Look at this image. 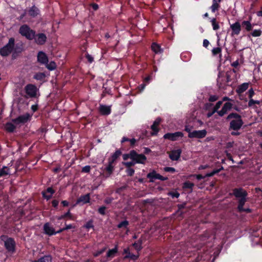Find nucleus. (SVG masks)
<instances>
[{
	"instance_id": "1",
	"label": "nucleus",
	"mask_w": 262,
	"mask_h": 262,
	"mask_svg": "<svg viewBox=\"0 0 262 262\" xmlns=\"http://www.w3.org/2000/svg\"><path fill=\"white\" fill-rule=\"evenodd\" d=\"M23 51V44L21 42L15 43L13 37L9 38L8 42L2 48H0V55L2 57H7L13 53V56L18 54Z\"/></svg>"
},
{
	"instance_id": "2",
	"label": "nucleus",
	"mask_w": 262,
	"mask_h": 262,
	"mask_svg": "<svg viewBox=\"0 0 262 262\" xmlns=\"http://www.w3.org/2000/svg\"><path fill=\"white\" fill-rule=\"evenodd\" d=\"M227 121H230L229 130L238 131L244 124L241 115L236 113H231L226 118Z\"/></svg>"
},
{
	"instance_id": "3",
	"label": "nucleus",
	"mask_w": 262,
	"mask_h": 262,
	"mask_svg": "<svg viewBox=\"0 0 262 262\" xmlns=\"http://www.w3.org/2000/svg\"><path fill=\"white\" fill-rule=\"evenodd\" d=\"M232 195L236 198H239L237 209L238 211L242 210L245 203L247 201L248 192L244 189L241 187L233 189Z\"/></svg>"
},
{
	"instance_id": "4",
	"label": "nucleus",
	"mask_w": 262,
	"mask_h": 262,
	"mask_svg": "<svg viewBox=\"0 0 262 262\" xmlns=\"http://www.w3.org/2000/svg\"><path fill=\"white\" fill-rule=\"evenodd\" d=\"M2 241L4 242V246L8 252L14 253L15 251L16 243L14 239L6 235H2L0 237Z\"/></svg>"
},
{
	"instance_id": "5",
	"label": "nucleus",
	"mask_w": 262,
	"mask_h": 262,
	"mask_svg": "<svg viewBox=\"0 0 262 262\" xmlns=\"http://www.w3.org/2000/svg\"><path fill=\"white\" fill-rule=\"evenodd\" d=\"M19 33L28 40H33L35 38V31L31 29L27 25L21 26L19 29Z\"/></svg>"
},
{
	"instance_id": "6",
	"label": "nucleus",
	"mask_w": 262,
	"mask_h": 262,
	"mask_svg": "<svg viewBox=\"0 0 262 262\" xmlns=\"http://www.w3.org/2000/svg\"><path fill=\"white\" fill-rule=\"evenodd\" d=\"M25 91L30 98H35L38 91L37 86L33 84H28L25 87Z\"/></svg>"
},
{
	"instance_id": "7",
	"label": "nucleus",
	"mask_w": 262,
	"mask_h": 262,
	"mask_svg": "<svg viewBox=\"0 0 262 262\" xmlns=\"http://www.w3.org/2000/svg\"><path fill=\"white\" fill-rule=\"evenodd\" d=\"M132 160L135 162V164H144L147 160L146 156L143 154H139L135 150H132Z\"/></svg>"
},
{
	"instance_id": "8",
	"label": "nucleus",
	"mask_w": 262,
	"mask_h": 262,
	"mask_svg": "<svg viewBox=\"0 0 262 262\" xmlns=\"http://www.w3.org/2000/svg\"><path fill=\"white\" fill-rule=\"evenodd\" d=\"M115 165L116 164L108 161L107 164L105 165V167L103 169V177L106 179L109 178L113 174L115 170Z\"/></svg>"
},
{
	"instance_id": "9",
	"label": "nucleus",
	"mask_w": 262,
	"mask_h": 262,
	"mask_svg": "<svg viewBox=\"0 0 262 262\" xmlns=\"http://www.w3.org/2000/svg\"><path fill=\"white\" fill-rule=\"evenodd\" d=\"M184 136L183 133L181 132H177L175 133H168L165 134L163 138L165 139H168L172 141H175L178 140L179 138H182Z\"/></svg>"
},
{
	"instance_id": "10",
	"label": "nucleus",
	"mask_w": 262,
	"mask_h": 262,
	"mask_svg": "<svg viewBox=\"0 0 262 262\" xmlns=\"http://www.w3.org/2000/svg\"><path fill=\"white\" fill-rule=\"evenodd\" d=\"M207 130L206 129L200 130H193L192 133H189L188 135V137L189 138H198L202 139L207 135Z\"/></svg>"
},
{
	"instance_id": "11",
	"label": "nucleus",
	"mask_w": 262,
	"mask_h": 262,
	"mask_svg": "<svg viewBox=\"0 0 262 262\" xmlns=\"http://www.w3.org/2000/svg\"><path fill=\"white\" fill-rule=\"evenodd\" d=\"M30 115L28 113L20 115L18 117L13 119L12 122L16 124H25L30 119Z\"/></svg>"
},
{
	"instance_id": "12",
	"label": "nucleus",
	"mask_w": 262,
	"mask_h": 262,
	"mask_svg": "<svg viewBox=\"0 0 262 262\" xmlns=\"http://www.w3.org/2000/svg\"><path fill=\"white\" fill-rule=\"evenodd\" d=\"M230 29H231V36H234L235 35H238L239 34L241 31L242 25L239 21H236L235 23L230 25Z\"/></svg>"
},
{
	"instance_id": "13",
	"label": "nucleus",
	"mask_w": 262,
	"mask_h": 262,
	"mask_svg": "<svg viewBox=\"0 0 262 262\" xmlns=\"http://www.w3.org/2000/svg\"><path fill=\"white\" fill-rule=\"evenodd\" d=\"M232 107V103L229 102H226L224 104L221 110L217 112V114L220 117H223L226 114L228 111H230Z\"/></svg>"
},
{
	"instance_id": "14",
	"label": "nucleus",
	"mask_w": 262,
	"mask_h": 262,
	"mask_svg": "<svg viewBox=\"0 0 262 262\" xmlns=\"http://www.w3.org/2000/svg\"><path fill=\"white\" fill-rule=\"evenodd\" d=\"M217 85L220 89L224 88V86L228 85V84H227L225 73L223 72L219 73L218 77L217 79Z\"/></svg>"
},
{
	"instance_id": "15",
	"label": "nucleus",
	"mask_w": 262,
	"mask_h": 262,
	"mask_svg": "<svg viewBox=\"0 0 262 262\" xmlns=\"http://www.w3.org/2000/svg\"><path fill=\"white\" fill-rule=\"evenodd\" d=\"M90 194L87 193L84 195H81L76 201L74 206L77 205H83L90 202Z\"/></svg>"
},
{
	"instance_id": "16",
	"label": "nucleus",
	"mask_w": 262,
	"mask_h": 262,
	"mask_svg": "<svg viewBox=\"0 0 262 262\" xmlns=\"http://www.w3.org/2000/svg\"><path fill=\"white\" fill-rule=\"evenodd\" d=\"M35 42L39 45H43L47 41V36L45 34L42 33L35 34V38H34Z\"/></svg>"
},
{
	"instance_id": "17",
	"label": "nucleus",
	"mask_w": 262,
	"mask_h": 262,
	"mask_svg": "<svg viewBox=\"0 0 262 262\" xmlns=\"http://www.w3.org/2000/svg\"><path fill=\"white\" fill-rule=\"evenodd\" d=\"M161 122V119L159 117L157 118L154 122L152 125L151 126V129L153 131V132L151 134L152 136H156L158 134V133L159 131L158 126Z\"/></svg>"
},
{
	"instance_id": "18",
	"label": "nucleus",
	"mask_w": 262,
	"mask_h": 262,
	"mask_svg": "<svg viewBox=\"0 0 262 262\" xmlns=\"http://www.w3.org/2000/svg\"><path fill=\"white\" fill-rule=\"evenodd\" d=\"M99 112L101 115L107 116L111 113V108L110 106L100 104L99 107Z\"/></svg>"
},
{
	"instance_id": "19",
	"label": "nucleus",
	"mask_w": 262,
	"mask_h": 262,
	"mask_svg": "<svg viewBox=\"0 0 262 262\" xmlns=\"http://www.w3.org/2000/svg\"><path fill=\"white\" fill-rule=\"evenodd\" d=\"M37 61L38 62L45 64L48 62V57L47 55L42 51H39L37 54Z\"/></svg>"
},
{
	"instance_id": "20",
	"label": "nucleus",
	"mask_w": 262,
	"mask_h": 262,
	"mask_svg": "<svg viewBox=\"0 0 262 262\" xmlns=\"http://www.w3.org/2000/svg\"><path fill=\"white\" fill-rule=\"evenodd\" d=\"M122 155V152L120 149H117L114 153L108 159V161L116 164L117 160L120 158Z\"/></svg>"
},
{
	"instance_id": "21",
	"label": "nucleus",
	"mask_w": 262,
	"mask_h": 262,
	"mask_svg": "<svg viewBox=\"0 0 262 262\" xmlns=\"http://www.w3.org/2000/svg\"><path fill=\"white\" fill-rule=\"evenodd\" d=\"M160 176L155 170H152V171L147 173L146 177L149 179V182H154L156 180H160Z\"/></svg>"
},
{
	"instance_id": "22",
	"label": "nucleus",
	"mask_w": 262,
	"mask_h": 262,
	"mask_svg": "<svg viewBox=\"0 0 262 262\" xmlns=\"http://www.w3.org/2000/svg\"><path fill=\"white\" fill-rule=\"evenodd\" d=\"M181 153L182 150L181 149L173 150L169 155V158L172 161H177L180 158Z\"/></svg>"
},
{
	"instance_id": "23",
	"label": "nucleus",
	"mask_w": 262,
	"mask_h": 262,
	"mask_svg": "<svg viewBox=\"0 0 262 262\" xmlns=\"http://www.w3.org/2000/svg\"><path fill=\"white\" fill-rule=\"evenodd\" d=\"M43 230L45 233L49 236L55 235V231L53 227H50L48 223H47L44 224Z\"/></svg>"
},
{
	"instance_id": "24",
	"label": "nucleus",
	"mask_w": 262,
	"mask_h": 262,
	"mask_svg": "<svg viewBox=\"0 0 262 262\" xmlns=\"http://www.w3.org/2000/svg\"><path fill=\"white\" fill-rule=\"evenodd\" d=\"M222 0H213L212 1V5L210 7L209 9L211 10L212 13L215 12L216 11H218L220 7V3L222 2Z\"/></svg>"
},
{
	"instance_id": "25",
	"label": "nucleus",
	"mask_w": 262,
	"mask_h": 262,
	"mask_svg": "<svg viewBox=\"0 0 262 262\" xmlns=\"http://www.w3.org/2000/svg\"><path fill=\"white\" fill-rule=\"evenodd\" d=\"M249 85V83L248 82L243 83V84L238 86L236 90V92L237 94H240L246 91Z\"/></svg>"
},
{
	"instance_id": "26",
	"label": "nucleus",
	"mask_w": 262,
	"mask_h": 262,
	"mask_svg": "<svg viewBox=\"0 0 262 262\" xmlns=\"http://www.w3.org/2000/svg\"><path fill=\"white\" fill-rule=\"evenodd\" d=\"M118 245H116L113 249H109L106 253V257L107 258H113L118 251Z\"/></svg>"
},
{
	"instance_id": "27",
	"label": "nucleus",
	"mask_w": 262,
	"mask_h": 262,
	"mask_svg": "<svg viewBox=\"0 0 262 262\" xmlns=\"http://www.w3.org/2000/svg\"><path fill=\"white\" fill-rule=\"evenodd\" d=\"M143 241L142 238H139L137 242H135L132 244V246L134 247L136 250L139 252L142 248V244Z\"/></svg>"
},
{
	"instance_id": "28",
	"label": "nucleus",
	"mask_w": 262,
	"mask_h": 262,
	"mask_svg": "<svg viewBox=\"0 0 262 262\" xmlns=\"http://www.w3.org/2000/svg\"><path fill=\"white\" fill-rule=\"evenodd\" d=\"M39 10L35 5L31 7L28 10L29 15L32 17H36L39 14Z\"/></svg>"
},
{
	"instance_id": "29",
	"label": "nucleus",
	"mask_w": 262,
	"mask_h": 262,
	"mask_svg": "<svg viewBox=\"0 0 262 262\" xmlns=\"http://www.w3.org/2000/svg\"><path fill=\"white\" fill-rule=\"evenodd\" d=\"M242 26L245 28V29L247 32L252 31L253 25L249 20H244L242 23Z\"/></svg>"
},
{
	"instance_id": "30",
	"label": "nucleus",
	"mask_w": 262,
	"mask_h": 262,
	"mask_svg": "<svg viewBox=\"0 0 262 262\" xmlns=\"http://www.w3.org/2000/svg\"><path fill=\"white\" fill-rule=\"evenodd\" d=\"M151 48L152 51L156 54L161 53L163 52L161 46L156 42H153L151 44Z\"/></svg>"
},
{
	"instance_id": "31",
	"label": "nucleus",
	"mask_w": 262,
	"mask_h": 262,
	"mask_svg": "<svg viewBox=\"0 0 262 262\" xmlns=\"http://www.w3.org/2000/svg\"><path fill=\"white\" fill-rule=\"evenodd\" d=\"M210 19V21L211 23L213 30L214 31H216L219 30L220 28L219 22L217 21V19L215 17H213L212 18H209Z\"/></svg>"
},
{
	"instance_id": "32",
	"label": "nucleus",
	"mask_w": 262,
	"mask_h": 262,
	"mask_svg": "<svg viewBox=\"0 0 262 262\" xmlns=\"http://www.w3.org/2000/svg\"><path fill=\"white\" fill-rule=\"evenodd\" d=\"M15 128L16 126L11 122L6 123L5 126V130L9 133H13Z\"/></svg>"
},
{
	"instance_id": "33",
	"label": "nucleus",
	"mask_w": 262,
	"mask_h": 262,
	"mask_svg": "<svg viewBox=\"0 0 262 262\" xmlns=\"http://www.w3.org/2000/svg\"><path fill=\"white\" fill-rule=\"evenodd\" d=\"M67 217H68L70 220H74L73 216L71 213V208L69 209L68 211L66 213L59 216L58 217V220H61Z\"/></svg>"
},
{
	"instance_id": "34",
	"label": "nucleus",
	"mask_w": 262,
	"mask_h": 262,
	"mask_svg": "<svg viewBox=\"0 0 262 262\" xmlns=\"http://www.w3.org/2000/svg\"><path fill=\"white\" fill-rule=\"evenodd\" d=\"M125 142H129L130 146L133 147L137 142V140L135 138L129 139L126 137H123L121 140V143H123Z\"/></svg>"
},
{
	"instance_id": "35",
	"label": "nucleus",
	"mask_w": 262,
	"mask_h": 262,
	"mask_svg": "<svg viewBox=\"0 0 262 262\" xmlns=\"http://www.w3.org/2000/svg\"><path fill=\"white\" fill-rule=\"evenodd\" d=\"M261 31L260 29L254 30L251 32L247 34V37L250 38L251 36L253 37H259L261 34Z\"/></svg>"
},
{
	"instance_id": "36",
	"label": "nucleus",
	"mask_w": 262,
	"mask_h": 262,
	"mask_svg": "<svg viewBox=\"0 0 262 262\" xmlns=\"http://www.w3.org/2000/svg\"><path fill=\"white\" fill-rule=\"evenodd\" d=\"M33 262H52V257L49 255H45L38 260H34Z\"/></svg>"
},
{
	"instance_id": "37",
	"label": "nucleus",
	"mask_w": 262,
	"mask_h": 262,
	"mask_svg": "<svg viewBox=\"0 0 262 262\" xmlns=\"http://www.w3.org/2000/svg\"><path fill=\"white\" fill-rule=\"evenodd\" d=\"M235 73L236 71L233 69L232 71L227 72L226 74H225L226 80L227 81V84H228L229 82L232 81L231 76Z\"/></svg>"
},
{
	"instance_id": "38",
	"label": "nucleus",
	"mask_w": 262,
	"mask_h": 262,
	"mask_svg": "<svg viewBox=\"0 0 262 262\" xmlns=\"http://www.w3.org/2000/svg\"><path fill=\"white\" fill-rule=\"evenodd\" d=\"M45 74L42 72L37 73L33 76V78L37 80H42L45 78Z\"/></svg>"
},
{
	"instance_id": "39",
	"label": "nucleus",
	"mask_w": 262,
	"mask_h": 262,
	"mask_svg": "<svg viewBox=\"0 0 262 262\" xmlns=\"http://www.w3.org/2000/svg\"><path fill=\"white\" fill-rule=\"evenodd\" d=\"M139 257V254L135 255L134 254L130 253L129 254V255H126L125 256H124L123 258H124V259H132L133 260H136L138 259Z\"/></svg>"
},
{
	"instance_id": "40",
	"label": "nucleus",
	"mask_w": 262,
	"mask_h": 262,
	"mask_svg": "<svg viewBox=\"0 0 262 262\" xmlns=\"http://www.w3.org/2000/svg\"><path fill=\"white\" fill-rule=\"evenodd\" d=\"M46 68L50 71H52L56 68V64L54 61H51L49 63H46Z\"/></svg>"
},
{
	"instance_id": "41",
	"label": "nucleus",
	"mask_w": 262,
	"mask_h": 262,
	"mask_svg": "<svg viewBox=\"0 0 262 262\" xmlns=\"http://www.w3.org/2000/svg\"><path fill=\"white\" fill-rule=\"evenodd\" d=\"M194 185L193 183L186 181L183 183V188L184 189H190L192 190Z\"/></svg>"
},
{
	"instance_id": "42",
	"label": "nucleus",
	"mask_w": 262,
	"mask_h": 262,
	"mask_svg": "<svg viewBox=\"0 0 262 262\" xmlns=\"http://www.w3.org/2000/svg\"><path fill=\"white\" fill-rule=\"evenodd\" d=\"M222 48L221 47L214 48L212 50V54L213 56H216L218 54L221 56Z\"/></svg>"
},
{
	"instance_id": "43",
	"label": "nucleus",
	"mask_w": 262,
	"mask_h": 262,
	"mask_svg": "<svg viewBox=\"0 0 262 262\" xmlns=\"http://www.w3.org/2000/svg\"><path fill=\"white\" fill-rule=\"evenodd\" d=\"M129 225V222L127 220H125L121 222L119 224H118L117 227L119 229L122 228H126Z\"/></svg>"
},
{
	"instance_id": "44",
	"label": "nucleus",
	"mask_w": 262,
	"mask_h": 262,
	"mask_svg": "<svg viewBox=\"0 0 262 262\" xmlns=\"http://www.w3.org/2000/svg\"><path fill=\"white\" fill-rule=\"evenodd\" d=\"M9 168L7 166H3L2 169H0V177L8 174L7 171Z\"/></svg>"
},
{
	"instance_id": "45",
	"label": "nucleus",
	"mask_w": 262,
	"mask_h": 262,
	"mask_svg": "<svg viewBox=\"0 0 262 262\" xmlns=\"http://www.w3.org/2000/svg\"><path fill=\"white\" fill-rule=\"evenodd\" d=\"M222 169H223V167H222L220 169H214L212 171L207 173L206 174V177H211L213 176L214 174L219 173Z\"/></svg>"
},
{
	"instance_id": "46",
	"label": "nucleus",
	"mask_w": 262,
	"mask_h": 262,
	"mask_svg": "<svg viewBox=\"0 0 262 262\" xmlns=\"http://www.w3.org/2000/svg\"><path fill=\"white\" fill-rule=\"evenodd\" d=\"M122 164L126 168H131V167L134 166L136 164L135 162L133 160L130 162H122Z\"/></svg>"
},
{
	"instance_id": "47",
	"label": "nucleus",
	"mask_w": 262,
	"mask_h": 262,
	"mask_svg": "<svg viewBox=\"0 0 262 262\" xmlns=\"http://www.w3.org/2000/svg\"><path fill=\"white\" fill-rule=\"evenodd\" d=\"M106 249H107V247H104L102 249L97 251L96 252H95L93 253L94 256L95 257H98V256H99L100 255L102 254L103 252H104L106 251Z\"/></svg>"
},
{
	"instance_id": "48",
	"label": "nucleus",
	"mask_w": 262,
	"mask_h": 262,
	"mask_svg": "<svg viewBox=\"0 0 262 262\" xmlns=\"http://www.w3.org/2000/svg\"><path fill=\"white\" fill-rule=\"evenodd\" d=\"M168 195L170 196L172 198H178L180 196V193L177 191H169L168 193Z\"/></svg>"
},
{
	"instance_id": "49",
	"label": "nucleus",
	"mask_w": 262,
	"mask_h": 262,
	"mask_svg": "<svg viewBox=\"0 0 262 262\" xmlns=\"http://www.w3.org/2000/svg\"><path fill=\"white\" fill-rule=\"evenodd\" d=\"M93 223V220H91L86 223V224L84 225V227L88 229H89L90 228H93L94 225Z\"/></svg>"
},
{
	"instance_id": "50",
	"label": "nucleus",
	"mask_w": 262,
	"mask_h": 262,
	"mask_svg": "<svg viewBox=\"0 0 262 262\" xmlns=\"http://www.w3.org/2000/svg\"><path fill=\"white\" fill-rule=\"evenodd\" d=\"M260 104V101H258V100H253L252 98L250 99V100L249 101V102H248V106L249 107H251L254 104Z\"/></svg>"
},
{
	"instance_id": "51",
	"label": "nucleus",
	"mask_w": 262,
	"mask_h": 262,
	"mask_svg": "<svg viewBox=\"0 0 262 262\" xmlns=\"http://www.w3.org/2000/svg\"><path fill=\"white\" fill-rule=\"evenodd\" d=\"M163 170L165 172L174 173L176 171V170L173 167H165L163 168Z\"/></svg>"
},
{
	"instance_id": "52",
	"label": "nucleus",
	"mask_w": 262,
	"mask_h": 262,
	"mask_svg": "<svg viewBox=\"0 0 262 262\" xmlns=\"http://www.w3.org/2000/svg\"><path fill=\"white\" fill-rule=\"evenodd\" d=\"M126 173L128 176H133L135 173V170L132 168H126Z\"/></svg>"
},
{
	"instance_id": "53",
	"label": "nucleus",
	"mask_w": 262,
	"mask_h": 262,
	"mask_svg": "<svg viewBox=\"0 0 262 262\" xmlns=\"http://www.w3.org/2000/svg\"><path fill=\"white\" fill-rule=\"evenodd\" d=\"M106 209V207L105 206H101L98 209V212L100 214L104 215L106 214V213H105Z\"/></svg>"
},
{
	"instance_id": "54",
	"label": "nucleus",
	"mask_w": 262,
	"mask_h": 262,
	"mask_svg": "<svg viewBox=\"0 0 262 262\" xmlns=\"http://www.w3.org/2000/svg\"><path fill=\"white\" fill-rule=\"evenodd\" d=\"M42 192H46L47 194L48 193H50V195H52L53 196V194L55 193V191L53 189L52 187H48L45 190H43Z\"/></svg>"
},
{
	"instance_id": "55",
	"label": "nucleus",
	"mask_w": 262,
	"mask_h": 262,
	"mask_svg": "<svg viewBox=\"0 0 262 262\" xmlns=\"http://www.w3.org/2000/svg\"><path fill=\"white\" fill-rule=\"evenodd\" d=\"M132 150L130 151L128 154H125L123 155V159L124 161L128 160V159H130L132 160Z\"/></svg>"
},
{
	"instance_id": "56",
	"label": "nucleus",
	"mask_w": 262,
	"mask_h": 262,
	"mask_svg": "<svg viewBox=\"0 0 262 262\" xmlns=\"http://www.w3.org/2000/svg\"><path fill=\"white\" fill-rule=\"evenodd\" d=\"M42 196L44 199L47 201L50 200L52 198V195L50 194H47L46 192H41Z\"/></svg>"
},
{
	"instance_id": "57",
	"label": "nucleus",
	"mask_w": 262,
	"mask_h": 262,
	"mask_svg": "<svg viewBox=\"0 0 262 262\" xmlns=\"http://www.w3.org/2000/svg\"><path fill=\"white\" fill-rule=\"evenodd\" d=\"M222 104V101H218L215 106H214L213 110H214L217 113L218 110L220 108L221 105Z\"/></svg>"
},
{
	"instance_id": "58",
	"label": "nucleus",
	"mask_w": 262,
	"mask_h": 262,
	"mask_svg": "<svg viewBox=\"0 0 262 262\" xmlns=\"http://www.w3.org/2000/svg\"><path fill=\"white\" fill-rule=\"evenodd\" d=\"M90 170H91V166L89 165H86V166H84L82 168L81 172H84V173H89L90 172Z\"/></svg>"
},
{
	"instance_id": "59",
	"label": "nucleus",
	"mask_w": 262,
	"mask_h": 262,
	"mask_svg": "<svg viewBox=\"0 0 262 262\" xmlns=\"http://www.w3.org/2000/svg\"><path fill=\"white\" fill-rule=\"evenodd\" d=\"M187 204L186 202H184L182 204H180L177 205V207L178 208V210L177 211V212H179L181 209H184Z\"/></svg>"
},
{
	"instance_id": "60",
	"label": "nucleus",
	"mask_w": 262,
	"mask_h": 262,
	"mask_svg": "<svg viewBox=\"0 0 262 262\" xmlns=\"http://www.w3.org/2000/svg\"><path fill=\"white\" fill-rule=\"evenodd\" d=\"M85 58L89 63H92L94 61V58L88 53L85 54Z\"/></svg>"
},
{
	"instance_id": "61",
	"label": "nucleus",
	"mask_w": 262,
	"mask_h": 262,
	"mask_svg": "<svg viewBox=\"0 0 262 262\" xmlns=\"http://www.w3.org/2000/svg\"><path fill=\"white\" fill-rule=\"evenodd\" d=\"M51 203H52V206L55 209H57V207H58V204H59L58 200H55V199L53 200L52 201Z\"/></svg>"
},
{
	"instance_id": "62",
	"label": "nucleus",
	"mask_w": 262,
	"mask_h": 262,
	"mask_svg": "<svg viewBox=\"0 0 262 262\" xmlns=\"http://www.w3.org/2000/svg\"><path fill=\"white\" fill-rule=\"evenodd\" d=\"M192 128H193L192 126H190L189 125H185L184 130L186 131V132H187L189 134V133H192V132L191 130Z\"/></svg>"
},
{
	"instance_id": "63",
	"label": "nucleus",
	"mask_w": 262,
	"mask_h": 262,
	"mask_svg": "<svg viewBox=\"0 0 262 262\" xmlns=\"http://www.w3.org/2000/svg\"><path fill=\"white\" fill-rule=\"evenodd\" d=\"M218 99V97L216 95H211L209 98L210 102H214Z\"/></svg>"
},
{
	"instance_id": "64",
	"label": "nucleus",
	"mask_w": 262,
	"mask_h": 262,
	"mask_svg": "<svg viewBox=\"0 0 262 262\" xmlns=\"http://www.w3.org/2000/svg\"><path fill=\"white\" fill-rule=\"evenodd\" d=\"M254 90L252 88H251L249 91H248V97L250 99L252 98V97L254 96Z\"/></svg>"
}]
</instances>
